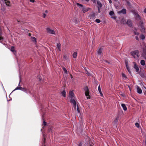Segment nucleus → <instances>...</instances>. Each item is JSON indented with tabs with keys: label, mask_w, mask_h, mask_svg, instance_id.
Instances as JSON below:
<instances>
[{
	"label": "nucleus",
	"mask_w": 146,
	"mask_h": 146,
	"mask_svg": "<svg viewBox=\"0 0 146 146\" xmlns=\"http://www.w3.org/2000/svg\"><path fill=\"white\" fill-rule=\"evenodd\" d=\"M94 3H96V0H91Z\"/></svg>",
	"instance_id": "58836bf2"
},
{
	"label": "nucleus",
	"mask_w": 146,
	"mask_h": 146,
	"mask_svg": "<svg viewBox=\"0 0 146 146\" xmlns=\"http://www.w3.org/2000/svg\"><path fill=\"white\" fill-rule=\"evenodd\" d=\"M48 11L47 10H46L45 11V13H47L48 12Z\"/></svg>",
	"instance_id": "4d7b16f0"
},
{
	"label": "nucleus",
	"mask_w": 146,
	"mask_h": 146,
	"mask_svg": "<svg viewBox=\"0 0 146 146\" xmlns=\"http://www.w3.org/2000/svg\"><path fill=\"white\" fill-rule=\"evenodd\" d=\"M32 40L33 41H35V42H36V38L34 37H32Z\"/></svg>",
	"instance_id": "72a5a7b5"
},
{
	"label": "nucleus",
	"mask_w": 146,
	"mask_h": 146,
	"mask_svg": "<svg viewBox=\"0 0 146 146\" xmlns=\"http://www.w3.org/2000/svg\"><path fill=\"white\" fill-rule=\"evenodd\" d=\"M101 7H98V12L99 13H100V9L101 8Z\"/></svg>",
	"instance_id": "e433bc0d"
},
{
	"label": "nucleus",
	"mask_w": 146,
	"mask_h": 146,
	"mask_svg": "<svg viewBox=\"0 0 146 146\" xmlns=\"http://www.w3.org/2000/svg\"><path fill=\"white\" fill-rule=\"evenodd\" d=\"M121 95L123 97L125 96V95L124 94H122Z\"/></svg>",
	"instance_id": "864d4df0"
},
{
	"label": "nucleus",
	"mask_w": 146,
	"mask_h": 146,
	"mask_svg": "<svg viewBox=\"0 0 146 146\" xmlns=\"http://www.w3.org/2000/svg\"><path fill=\"white\" fill-rule=\"evenodd\" d=\"M112 18V19H116L115 17H113Z\"/></svg>",
	"instance_id": "6e6d98bb"
},
{
	"label": "nucleus",
	"mask_w": 146,
	"mask_h": 146,
	"mask_svg": "<svg viewBox=\"0 0 146 146\" xmlns=\"http://www.w3.org/2000/svg\"><path fill=\"white\" fill-rule=\"evenodd\" d=\"M29 36H31V33H29Z\"/></svg>",
	"instance_id": "bf43d9fd"
},
{
	"label": "nucleus",
	"mask_w": 146,
	"mask_h": 146,
	"mask_svg": "<svg viewBox=\"0 0 146 146\" xmlns=\"http://www.w3.org/2000/svg\"><path fill=\"white\" fill-rule=\"evenodd\" d=\"M63 58L64 60H67L68 59V58L66 55H64V56Z\"/></svg>",
	"instance_id": "cd10ccee"
},
{
	"label": "nucleus",
	"mask_w": 146,
	"mask_h": 146,
	"mask_svg": "<svg viewBox=\"0 0 146 146\" xmlns=\"http://www.w3.org/2000/svg\"><path fill=\"white\" fill-rule=\"evenodd\" d=\"M145 55H146V52H145Z\"/></svg>",
	"instance_id": "680f3d73"
},
{
	"label": "nucleus",
	"mask_w": 146,
	"mask_h": 146,
	"mask_svg": "<svg viewBox=\"0 0 146 146\" xmlns=\"http://www.w3.org/2000/svg\"><path fill=\"white\" fill-rule=\"evenodd\" d=\"M134 34L135 35H139V33L136 32H134Z\"/></svg>",
	"instance_id": "4c0bfd02"
},
{
	"label": "nucleus",
	"mask_w": 146,
	"mask_h": 146,
	"mask_svg": "<svg viewBox=\"0 0 146 146\" xmlns=\"http://www.w3.org/2000/svg\"><path fill=\"white\" fill-rule=\"evenodd\" d=\"M21 82V79L20 78V81L19 82V84H18V86H20V82Z\"/></svg>",
	"instance_id": "49530a36"
},
{
	"label": "nucleus",
	"mask_w": 146,
	"mask_h": 146,
	"mask_svg": "<svg viewBox=\"0 0 146 146\" xmlns=\"http://www.w3.org/2000/svg\"><path fill=\"white\" fill-rule=\"evenodd\" d=\"M77 112L78 113V115L80 116V111L79 110V109L78 107V106H77Z\"/></svg>",
	"instance_id": "5701e85b"
},
{
	"label": "nucleus",
	"mask_w": 146,
	"mask_h": 146,
	"mask_svg": "<svg viewBox=\"0 0 146 146\" xmlns=\"http://www.w3.org/2000/svg\"><path fill=\"white\" fill-rule=\"evenodd\" d=\"M62 96L64 97H65L66 96V92L65 90H64L61 93Z\"/></svg>",
	"instance_id": "dca6fc26"
},
{
	"label": "nucleus",
	"mask_w": 146,
	"mask_h": 146,
	"mask_svg": "<svg viewBox=\"0 0 146 146\" xmlns=\"http://www.w3.org/2000/svg\"><path fill=\"white\" fill-rule=\"evenodd\" d=\"M11 50L12 51H13V50Z\"/></svg>",
	"instance_id": "69168bd1"
},
{
	"label": "nucleus",
	"mask_w": 146,
	"mask_h": 146,
	"mask_svg": "<svg viewBox=\"0 0 146 146\" xmlns=\"http://www.w3.org/2000/svg\"><path fill=\"white\" fill-rule=\"evenodd\" d=\"M140 75L142 77H143L144 76V75L143 74H140Z\"/></svg>",
	"instance_id": "79ce46f5"
},
{
	"label": "nucleus",
	"mask_w": 146,
	"mask_h": 146,
	"mask_svg": "<svg viewBox=\"0 0 146 146\" xmlns=\"http://www.w3.org/2000/svg\"><path fill=\"white\" fill-rule=\"evenodd\" d=\"M89 18L92 20H93L96 18V15L95 13L93 12H92L91 13L89 16Z\"/></svg>",
	"instance_id": "39448f33"
},
{
	"label": "nucleus",
	"mask_w": 146,
	"mask_h": 146,
	"mask_svg": "<svg viewBox=\"0 0 146 146\" xmlns=\"http://www.w3.org/2000/svg\"><path fill=\"white\" fill-rule=\"evenodd\" d=\"M119 117L117 116V117L114 120V122L115 123H117L119 119Z\"/></svg>",
	"instance_id": "bb28decb"
},
{
	"label": "nucleus",
	"mask_w": 146,
	"mask_h": 146,
	"mask_svg": "<svg viewBox=\"0 0 146 146\" xmlns=\"http://www.w3.org/2000/svg\"><path fill=\"white\" fill-rule=\"evenodd\" d=\"M61 44L60 43H58L57 44L56 46V48H58V50L59 51H61Z\"/></svg>",
	"instance_id": "2eb2a0df"
},
{
	"label": "nucleus",
	"mask_w": 146,
	"mask_h": 146,
	"mask_svg": "<svg viewBox=\"0 0 146 146\" xmlns=\"http://www.w3.org/2000/svg\"><path fill=\"white\" fill-rule=\"evenodd\" d=\"M97 4L98 5V7H101L102 6V5L101 2L99 1H97Z\"/></svg>",
	"instance_id": "f8f14e48"
},
{
	"label": "nucleus",
	"mask_w": 146,
	"mask_h": 146,
	"mask_svg": "<svg viewBox=\"0 0 146 146\" xmlns=\"http://www.w3.org/2000/svg\"><path fill=\"white\" fill-rule=\"evenodd\" d=\"M90 146H93V145L92 144H90Z\"/></svg>",
	"instance_id": "13d9d810"
},
{
	"label": "nucleus",
	"mask_w": 146,
	"mask_h": 146,
	"mask_svg": "<svg viewBox=\"0 0 146 146\" xmlns=\"http://www.w3.org/2000/svg\"><path fill=\"white\" fill-rule=\"evenodd\" d=\"M137 17H138L139 18H140V17L139 16V15H138V14L137 15Z\"/></svg>",
	"instance_id": "5fc2aeb1"
},
{
	"label": "nucleus",
	"mask_w": 146,
	"mask_h": 146,
	"mask_svg": "<svg viewBox=\"0 0 146 146\" xmlns=\"http://www.w3.org/2000/svg\"><path fill=\"white\" fill-rule=\"evenodd\" d=\"M96 21L97 23H99L101 21L100 20L97 19L96 20Z\"/></svg>",
	"instance_id": "f704fd0d"
},
{
	"label": "nucleus",
	"mask_w": 146,
	"mask_h": 146,
	"mask_svg": "<svg viewBox=\"0 0 146 146\" xmlns=\"http://www.w3.org/2000/svg\"><path fill=\"white\" fill-rule=\"evenodd\" d=\"M50 131L51 132L52 131V129L51 128H50V129H49V132H50Z\"/></svg>",
	"instance_id": "8fccbe9b"
},
{
	"label": "nucleus",
	"mask_w": 146,
	"mask_h": 146,
	"mask_svg": "<svg viewBox=\"0 0 146 146\" xmlns=\"http://www.w3.org/2000/svg\"><path fill=\"white\" fill-rule=\"evenodd\" d=\"M74 96V94L72 91H71L70 92L69 97L71 99L70 100H71L72 99L74 100L73 98Z\"/></svg>",
	"instance_id": "1a4fd4ad"
},
{
	"label": "nucleus",
	"mask_w": 146,
	"mask_h": 146,
	"mask_svg": "<svg viewBox=\"0 0 146 146\" xmlns=\"http://www.w3.org/2000/svg\"><path fill=\"white\" fill-rule=\"evenodd\" d=\"M70 102L73 105V107L75 109V110H76V102L75 100H70Z\"/></svg>",
	"instance_id": "423d86ee"
},
{
	"label": "nucleus",
	"mask_w": 146,
	"mask_h": 146,
	"mask_svg": "<svg viewBox=\"0 0 146 146\" xmlns=\"http://www.w3.org/2000/svg\"><path fill=\"white\" fill-rule=\"evenodd\" d=\"M32 3H34L35 2V0H29Z\"/></svg>",
	"instance_id": "a18cd8bd"
},
{
	"label": "nucleus",
	"mask_w": 146,
	"mask_h": 146,
	"mask_svg": "<svg viewBox=\"0 0 146 146\" xmlns=\"http://www.w3.org/2000/svg\"><path fill=\"white\" fill-rule=\"evenodd\" d=\"M45 141V139L44 138L43 141V143H44ZM42 146H45V145L44 146V144L43 143V145H42Z\"/></svg>",
	"instance_id": "37998d69"
},
{
	"label": "nucleus",
	"mask_w": 146,
	"mask_h": 146,
	"mask_svg": "<svg viewBox=\"0 0 146 146\" xmlns=\"http://www.w3.org/2000/svg\"><path fill=\"white\" fill-rule=\"evenodd\" d=\"M17 21V22H19V21H18V20Z\"/></svg>",
	"instance_id": "0e129e2a"
},
{
	"label": "nucleus",
	"mask_w": 146,
	"mask_h": 146,
	"mask_svg": "<svg viewBox=\"0 0 146 146\" xmlns=\"http://www.w3.org/2000/svg\"><path fill=\"white\" fill-rule=\"evenodd\" d=\"M143 23L142 21H141L139 23V26L141 28V31L143 33L145 32V29L144 27Z\"/></svg>",
	"instance_id": "20e7f679"
},
{
	"label": "nucleus",
	"mask_w": 146,
	"mask_h": 146,
	"mask_svg": "<svg viewBox=\"0 0 146 146\" xmlns=\"http://www.w3.org/2000/svg\"><path fill=\"white\" fill-rule=\"evenodd\" d=\"M98 90L99 91V92H102L101 91V88H100V85H99L98 86Z\"/></svg>",
	"instance_id": "2f4dec72"
},
{
	"label": "nucleus",
	"mask_w": 146,
	"mask_h": 146,
	"mask_svg": "<svg viewBox=\"0 0 146 146\" xmlns=\"http://www.w3.org/2000/svg\"><path fill=\"white\" fill-rule=\"evenodd\" d=\"M72 56L74 58H76L77 56V53L76 52H74L72 54Z\"/></svg>",
	"instance_id": "6ab92c4d"
},
{
	"label": "nucleus",
	"mask_w": 146,
	"mask_h": 146,
	"mask_svg": "<svg viewBox=\"0 0 146 146\" xmlns=\"http://www.w3.org/2000/svg\"><path fill=\"white\" fill-rule=\"evenodd\" d=\"M135 125L137 128H139V123H135Z\"/></svg>",
	"instance_id": "473e14b6"
},
{
	"label": "nucleus",
	"mask_w": 146,
	"mask_h": 146,
	"mask_svg": "<svg viewBox=\"0 0 146 146\" xmlns=\"http://www.w3.org/2000/svg\"><path fill=\"white\" fill-rule=\"evenodd\" d=\"M24 92H25L27 94H28V92L29 93H30V92L28 91V90L26 89V88H25Z\"/></svg>",
	"instance_id": "c756f323"
},
{
	"label": "nucleus",
	"mask_w": 146,
	"mask_h": 146,
	"mask_svg": "<svg viewBox=\"0 0 146 146\" xmlns=\"http://www.w3.org/2000/svg\"><path fill=\"white\" fill-rule=\"evenodd\" d=\"M109 15L110 16H112L113 15H114V13L113 11H110L109 12Z\"/></svg>",
	"instance_id": "7c9ffc66"
},
{
	"label": "nucleus",
	"mask_w": 146,
	"mask_h": 146,
	"mask_svg": "<svg viewBox=\"0 0 146 146\" xmlns=\"http://www.w3.org/2000/svg\"><path fill=\"white\" fill-rule=\"evenodd\" d=\"M2 86H3V89H4V87H3V85H2Z\"/></svg>",
	"instance_id": "e2e57ef3"
},
{
	"label": "nucleus",
	"mask_w": 146,
	"mask_h": 146,
	"mask_svg": "<svg viewBox=\"0 0 146 146\" xmlns=\"http://www.w3.org/2000/svg\"><path fill=\"white\" fill-rule=\"evenodd\" d=\"M46 16V15L45 13H43L42 15V17L43 18H45Z\"/></svg>",
	"instance_id": "a19ab883"
},
{
	"label": "nucleus",
	"mask_w": 146,
	"mask_h": 146,
	"mask_svg": "<svg viewBox=\"0 0 146 146\" xmlns=\"http://www.w3.org/2000/svg\"><path fill=\"white\" fill-rule=\"evenodd\" d=\"M126 9H123L121 11H119V13H123V14H126Z\"/></svg>",
	"instance_id": "9b49d317"
},
{
	"label": "nucleus",
	"mask_w": 146,
	"mask_h": 146,
	"mask_svg": "<svg viewBox=\"0 0 146 146\" xmlns=\"http://www.w3.org/2000/svg\"><path fill=\"white\" fill-rule=\"evenodd\" d=\"M76 5L80 8H82V11L84 13L88 11H89V9H90V8L88 7L83 6L81 4L79 3H77Z\"/></svg>",
	"instance_id": "f257e3e1"
},
{
	"label": "nucleus",
	"mask_w": 146,
	"mask_h": 146,
	"mask_svg": "<svg viewBox=\"0 0 146 146\" xmlns=\"http://www.w3.org/2000/svg\"><path fill=\"white\" fill-rule=\"evenodd\" d=\"M142 66H144L145 65V61L144 60H142L140 62Z\"/></svg>",
	"instance_id": "412c9836"
},
{
	"label": "nucleus",
	"mask_w": 146,
	"mask_h": 146,
	"mask_svg": "<svg viewBox=\"0 0 146 146\" xmlns=\"http://www.w3.org/2000/svg\"><path fill=\"white\" fill-rule=\"evenodd\" d=\"M100 95L101 96H103V94L102 93V92H100Z\"/></svg>",
	"instance_id": "09e8293b"
},
{
	"label": "nucleus",
	"mask_w": 146,
	"mask_h": 146,
	"mask_svg": "<svg viewBox=\"0 0 146 146\" xmlns=\"http://www.w3.org/2000/svg\"><path fill=\"white\" fill-rule=\"evenodd\" d=\"M43 123L44 125H46V123L44 121Z\"/></svg>",
	"instance_id": "de8ad7c7"
},
{
	"label": "nucleus",
	"mask_w": 146,
	"mask_h": 146,
	"mask_svg": "<svg viewBox=\"0 0 146 146\" xmlns=\"http://www.w3.org/2000/svg\"><path fill=\"white\" fill-rule=\"evenodd\" d=\"M21 87H19L18 86L12 92L14 91L17 90H20Z\"/></svg>",
	"instance_id": "a878e982"
},
{
	"label": "nucleus",
	"mask_w": 146,
	"mask_h": 146,
	"mask_svg": "<svg viewBox=\"0 0 146 146\" xmlns=\"http://www.w3.org/2000/svg\"><path fill=\"white\" fill-rule=\"evenodd\" d=\"M135 88L137 90V92L139 94H141L142 93V90L141 88L138 86H135Z\"/></svg>",
	"instance_id": "9d476101"
},
{
	"label": "nucleus",
	"mask_w": 146,
	"mask_h": 146,
	"mask_svg": "<svg viewBox=\"0 0 146 146\" xmlns=\"http://www.w3.org/2000/svg\"><path fill=\"white\" fill-rule=\"evenodd\" d=\"M135 39H136V40H139V38H138V37L137 36H136L135 37Z\"/></svg>",
	"instance_id": "c03bdc74"
},
{
	"label": "nucleus",
	"mask_w": 146,
	"mask_h": 146,
	"mask_svg": "<svg viewBox=\"0 0 146 146\" xmlns=\"http://www.w3.org/2000/svg\"><path fill=\"white\" fill-rule=\"evenodd\" d=\"M133 64H134V66H133L136 72L139 73V67L137 65L136 63L135 62H133Z\"/></svg>",
	"instance_id": "6e6552de"
},
{
	"label": "nucleus",
	"mask_w": 146,
	"mask_h": 146,
	"mask_svg": "<svg viewBox=\"0 0 146 146\" xmlns=\"http://www.w3.org/2000/svg\"><path fill=\"white\" fill-rule=\"evenodd\" d=\"M108 1H109V3H110V4L111 3H112V1H111V0H108Z\"/></svg>",
	"instance_id": "3c124183"
},
{
	"label": "nucleus",
	"mask_w": 146,
	"mask_h": 146,
	"mask_svg": "<svg viewBox=\"0 0 146 146\" xmlns=\"http://www.w3.org/2000/svg\"><path fill=\"white\" fill-rule=\"evenodd\" d=\"M121 106L122 107L124 111H126L127 110V108L126 106L124 104H121Z\"/></svg>",
	"instance_id": "ddd939ff"
},
{
	"label": "nucleus",
	"mask_w": 146,
	"mask_h": 146,
	"mask_svg": "<svg viewBox=\"0 0 146 146\" xmlns=\"http://www.w3.org/2000/svg\"><path fill=\"white\" fill-rule=\"evenodd\" d=\"M25 89V88H22V87H21V88L20 90H21L24 92Z\"/></svg>",
	"instance_id": "c9c22d12"
},
{
	"label": "nucleus",
	"mask_w": 146,
	"mask_h": 146,
	"mask_svg": "<svg viewBox=\"0 0 146 146\" xmlns=\"http://www.w3.org/2000/svg\"><path fill=\"white\" fill-rule=\"evenodd\" d=\"M85 70H86V74H87V75L88 76H91L92 75L91 74H90V73H89V72L86 69H85Z\"/></svg>",
	"instance_id": "393cba45"
},
{
	"label": "nucleus",
	"mask_w": 146,
	"mask_h": 146,
	"mask_svg": "<svg viewBox=\"0 0 146 146\" xmlns=\"http://www.w3.org/2000/svg\"><path fill=\"white\" fill-rule=\"evenodd\" d=\"M102 49L101 48H100L99 49L98 51V54L99 55L101 54L102 52Z\"/></svg>",
	"instance_id": "a211bd4d"
},
{
	"label": "nucleus",
	"mask_w": 146,
	"mask_h": 146,
	"mask_svg": "<svg viewBox=\"0 0 146 146\" xmlns=\"http://www.w3.org/2000/svg\"><path fill=\"white\" fill-rule=\"evenodd\" d=\"M140 38L141 40H144L145 38V36L143 35H142L140 36Z\"/></svg>",
	"instance_id": "b1692460"
},
{
	"label": "nucleus",
	"mask_w": 146,
	"mask_h": 146,
	"mask_svg": "<svg viewBox=\"0 0 146 146\" xmlns=\"http://www.w3.org/2000/svg\"><path fill=\"white\" fill-rule=\"evenodd\" d=\"M5 3L7 6H10V2L9 1L7 0H5Z\"/></svg>",
	"instance_id": "f3484780"
},
{
	"label": "nucleus",
	"mask_w": 146,
	"mask_h": 146,
	"mask_svg": "<svg viewBox=\"0 0 146 146\" xmlns=\"http://www.w3.org/2000/svg\"><path fill=\"white\" fill-rule=\"evenodd\" d=\"M126 68L127 69L128 71V72H129V73L130 74H131V72L130 70V69L129 66H128L126 64Z\"/></svg>",
	"instance_id": "aec40b11"
},
{
	"label": "nucleus",
	"mask_w": 146,
	"mask_h": 146,
	"mask_svg": "<svg viewBox=\"0 0 146 146\" xmlns=\"http://www.w3.org/2000/svg\"><path fill=\"white\" fill-rule=\"evenodd\" d=\"M144 13H146V8L144 9Z\"/></svg>",
	"instance_id": "603ef678"
},
{
	"label": "nucleus",
	"mask_w": 146,
	"mask_h": 146,
	"mask_svg": "<svg viewBox=\"0 0 146 146\" xmlns=\"http://www.w3.org/2000/svg\"><path fill=\"white\" fill-rule=\"evenodd\" d=\"M62 69L64 71V72L66 73H67V70H66V69L65 68V67H63L62 68Z\"/></svg>",
	"instance_id": "c85d7f7f"
},
{
	"label": "nucleus",
	"mask_w": 146,
	"mask_h": 146,
	"mask_svg": "<svg viewBox=\"0 0 146 146\" xmlns=\"http://www.w3.org/2000/svg\"><path fill=\"white\" fill-rule=\"evenodd\" d=\"M122 77L124 79H126L127 78V77L123 73L122 74Z\"/></svg>",
	"instance_id": "4be33fe9"
},
{
	"label": "nucleus",
	"mask_w": 146,
	"mask_h": 146,
	"mask_svg": "<svg viewBox=\"0 0 146 146\" xmlns=\"http://www.w3.org/2000/svg\"><path fill=\"white\" fill-rule=\"evenodd\" d=\"M46 30L48 33L49 34H55V32L53 30L49 28H47Z\"/></svg>",
	"instance_id": "0eeeda50"
},
{
	"label": "nucleus",
	"mask_w": 146,
	"mask_h": 146,
	"mask_svg": "<svg viewBox=\"0 0 146 146\" xmlns=\"http://www.w3.org/2000/svg\"><path fill=\"white\" fill-rule=\"evenodd\" d=\"M84 90L85 91V95L87 99H90V97L89 95V90L88 87L86 86L84 87Z\"/></svg>",
	"instance_id": "7ed1b4c3"
},
{
	"label": "nucleus",
	"mask_w": 146,
	"mask_h": 146,
	"mask_svg": "<svg viewBox=\"0 0 146 146\" xmlns=\"http://www.w3.org/2000/svg\"><path fill=\"white\" fill-rule=\"evenodd\" d=\"M78 145V146H82V143H81L80 142Z\"/></svg>",
	"instance_id": "ea45409f"
},
{
	"label": "nucleus",
	"mask_w": 146,
	"mask_h": 146,
	"mask_svg": "<svg viewBox=\"0 0 146 146\" xmlns=\"http://www.w3.org/2000/svg\"><path fill=\"white\" fill-rule=\"evenodd\" d=\"M131 54L135 58H138L139 56V52L137 50L131 52Z\"/></svg>",
	"instance_id": "f03ea898"
},
{
	"label": "nucleus",
	"mask_w": 146,
	"mask_h": 146,
	"mask_svg": "<svg viewBox=\"0 0 146 146\" xmlns=\"http://www.w3.org/2000/svg\"><path fill=\"white\" fill-rule=\"evenodd\" d=\"M144 94L146 96V92L144 93Z\"/></svg>",
	"instance_id": "052dcab7"
},
{
	"label": "nucleus",
	"mask_w": 146,
	"mask_h": 146,
	"mask_svg": "<svg viewBox=\"0 0 146 146\" xmlns=\"http://www.w3.org/2000/svg\"><path fill=\"white\" fill-rule=\"evenodd\" d=\"M127 23L129 27L132 26L131 22L130 20H128L127 22Z\"/></svg>",
	"instance_id": "4468645a"
}]
</instances>
